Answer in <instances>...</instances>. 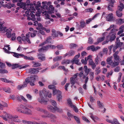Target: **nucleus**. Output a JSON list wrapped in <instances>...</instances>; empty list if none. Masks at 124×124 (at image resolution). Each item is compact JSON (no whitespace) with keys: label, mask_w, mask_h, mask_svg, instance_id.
Masks as SVG:
<instances>
[{"label":"nucleus","mask_w":124,"mask_h":124,"mask_svg":"<svg viewBox=\"0 0 124 124\" xmlns=\"http://www.w3.org/2000/svg\"><path fill=\"white\" fill-rule=\"evenodd\" d=\"M42 6H41V2L33 1L30 4V9L32 13H31V20L33 21L36 20L35 15L39 16L41 13L45 16V18L46 19H50L52 22L54 20L50 17L48 14H53L54 13V8L51 5L50 1H43L42 3Z\"/></svg>","instance_id":"nucleus-1"},{"label":"nucleus","mask_w":124,"mask_h":124,"mask_svg":"<svg viewBox=\"0 0 124 124\" xmlns=\"http://www.w3.org/2000/svg\"><path fill=\"white\" fill-rule=\"evenodd\" d=\"M0 117H1L5 121L8 120V123L10 124H15L14 122H22L25 124H27V121L24 120H21L17 119L18 116L16 115H14L10 114L7 113L5 112L4 114L0 116Z\"/></svg>","instance_id":"nucleus-2"},{"label":"nucleus","mask_w":124,"mask_h":124,"mask_svg":"<svg viewBox=\"0 0 124 124\" xmlns=\"http://www.w3.org/2000/svg\"><path fill=\"white\" fill-rule=\"evenodd\" d=\"M39 97L38 98V101L41 103H45L47 102L48 99L47 96L51 98L52 94L49 93L45 88L43 89L42 90L39 91Z\"/></svg>","instance_id":"nucleus-3"},{"label":"nucleus","mask_w":124,"mask_h":124,"mask_svg":"<svg viewBox=\"0 0 124 124\" xmlns=\"http://www.w3.org/2000/svg\"><path fill=\"white\" fill-rule=\"evenodd\" d=\"M30 32H28L26 34V37L24 36L23 34H22L21 35V37L18 36L16 38L17 40L19 42L20 44L22 43V40L25 43H28L29 44L31 43V41L29 38L30 37Z\"/></svg>","instance_id":"nucleus-4"},{"label":"nucleus","mask_w":124,"mask_h":124,"mask_svg":"<svg viewBox=\"0 0 124 124\" xmlns=\"http://www.w3.org/2000/svg\"><path fill=\"white\" fill-rule=\"evenodd\" d=\"M114 31V29H112L111 30L109 35L107 36L106 37V40L102 43V45H104L107 43L109 40L112 41L115 39L116 37V34L114 33V32L113 31Z\"/></svg>","instance_id":"nucleus-5"},{"label":"nucleus","mask_w":124,"mask_h":124,"mask_svg":"<svg viewBox=\"0 0 124 124\" xmlns=\"http://www.w3.org/2000/svg\"><path fill=\"white\" fill-rule=\"evenodd\" d=\"M20 108H18L17 109V110L19 112L27 114H31V110L25 106L21 105H20Z\"/></svg>","instance_id":"nucleus-6"},{"label":"nucleus","mask_w":124,"mask_h":124,"mask_svg":"<svg viewBox=\"0 0 124 124\" xmlns=\"http://www.w3.org/2000/svg\"><path fill=\"white\" fill-rule=\"evenodd\" d=\"M4 22L3 21H0V31H2L4 32H8L9 33L11 34V32L12 31V29L10 28L7 29L4 26L3 24Z\"/></svg>","instance_id":"nucleus-7"},{"label":"nucleus","mask_w":124,"mask_h":124,"mask_svg":"<svg viewBox=\"0 0 124 124\" xmlns=\"http://www.w3.org/2000/svg\"><path fill=\"white\" fill-rule=\"evenodd\" d=\"M104 17L106 19L107 21H111L113 20V13H110L106 14L105 12L103 13L101 18Z\"/></svg>","instance_id":"nucleus-8"},{"label":"nucleus","mask_w":124,"mask_h":124,"mask_svg":"<svg viewBox=\"0 0 124 124\" xmlns=\"http://www.w3.org/2000/svg\"><path fill=\"white\" fill-rule=\"evenodd\" d=\"M56 94L58 100L60 101L62 98L61 93L60 91L56 89H54L53 90V95H54Z\"/></svg>","instance_id":"nucleus-9"},{"label":"nucleus","mask_w":124,"mask_h":124,"mask_svg":"<svg viewBox=\"0 0 124 124\" xmlns=\"http://www.w3.org/2000/svg\"><path fill=\"white\" fill-rule=\"evenodd\" d=\"M37 77L36 75H34L31 76L30 77H28L26 79H27L28 82L30 83V85L33 86L34 85V83L35 81V79Z\"/></svg>","instance_id":"nucleus-10"},{"label":"nucleus","mask_w":124,"mask_h":124,"mask_svg":"<svg viewBox=\"0 0 124 124\" xmlns=\"http://www.w3.org/2000/svg\"><path fill=\"white\" fill-rule=\"evenodd\" d=\"M93 56L91 55H89L87 57V61L89 60V64L91 65L92 68L93 69H94L96 66L95 63L93 62L92 59Z\"/></svg>","instance_id":"nucleus-11"},{"label":"nucleus","mask_w":124,"mask_h":124,"mask_svg":"<svg viewBox=\"0 0 124 124\" xmlns=\"http://www.w3.org/2000/svg\"><path fill=\"white\" fill-rule=\"evenodd\" d=\"M55 48L56 46L54 45L48 46L45 47L43 46L42 48H39V49L38 51L39 52H41L47 50L49 49H54Z\"/></svg>","instance_id":"nucleus-12"},{"label":"nucleus","mask_w":124,"mask_h":124,"mask_svg":"<svg viewBox=\"0 0 124 124\" xmlns=\"http://www.w3.org/2000/svg\"><path fill=\"white\" fill-rule=\"evenodd\" d=\"M112 56L109 57L107 58L106 61L108 64L113 67H115V64H116L117 63L113 62L112 60Z\"/></svg>","instance_id":"nucleus-13"},{"label":"nucleus","mask_w":124,"mask_h":124,"mask_svg":"<svg viewBox=\"0 0 124 124\" xmlns=\"http://www.w3.org/2000/svg\"><path fill=\"white\" fill-rule=\"evenodd\" d=\"M41 69V68H31L28 69L27 72L29 73H31L33 74H37L39 72V70Z\"/></svg>","instance_id":"nucleus-14"},{"label":"nucleus","mask_w":124,"mask_h":124,"mask_svg":"<svg viewBox=\"0 0 124 124\" xmlns=\"http://www.w3.org/2000/svg\"><path fill=\"white\" fill-rule=\"evenodd\" d=\"M107 32H105L103 33L102 34V37L98 38L97 39V42L94 43L95 45L98 44L99 42H101L104 39L105 36L107 34Z\"/></svg>","instance_id":"nucleus-15"},{"label":"nucleus","mask_w":124,"mask_h":124,"mask_svg":"<svg viewBox=\"0 0 124 124\" xmlns=\"http://www.w3.org/2000/svg\"><path fill=\"white\" fill-rule=\"evenodd\" d=\"M6 35L8 38L11 37V39L12 40H15L16 38V34L15 33H13L11 34L9 33L8 32H7L6 33Z\"/></svg>","instance_id":"nucleus-16"},{"label":"nucleus","mask_w":124,"mask_h":124,"mask_svg":"<svg viewBox=\"0 0 124 124\" xmlns=\"http://www.w3.org/2000/svg\"><path fill=\"white\" fill-rule=\"evenodd\" d=\"M35 109H36L37 110L41 111L44 113L45 115H42V116L43 117L46 118L49 116L48 112L45 110L42 109H41L40 108L38 107L36 108Z\"/></svg>","instance_id":"nucleus-17"},{"label":"nucleus","mask_w":124,"mask_h":124,"mask_svg":"<svg viewBox=\"0 0 124 124\" xmlns=\"http://www.w3.org/2000/svg\"><path fill=\"white\" fill-rule=\"evenodd\" d=\"M113 55L114 58V62L117 63V64H115V66H116L119 65V62L121 60V59L120 58L119 56L118 55H116L113 54Z\"/></svg>","instance_id":"nucleus-18"},{"label":"nucleus","mask_w":124,"mask_h":124,"mask_svg":"<svg viewBox=\"0 0 124 124\" xmlns=\"http://www.w3.org/2000/svg\"><path fill=\"white\" fill-rule=\"evenodd\" d=\"M78 75V73H77L75 74L73 77L71 78L70 79V82L72 85L75 84V82L76 79L77 77V76Z\"/></svg>","instance_id":"nucleus-19"},{"label":"nucleus","mask_w":124,"mask_h":124,"mask_svg":"<svg viewBox=\"0 0 124 124\" xmlns=\"http://www.w3.org/2000/svg\"><path fill=\"white\" fill-rule=\"evenodd\" d=\"M7 106L8 105L6 103L0 100V109L2 110L3 108Z\"/></svg>","instance_id":"nucleus-20"},{"label":"nucleus","mask_w":124,"mask_h":124,"mask_svg":"<svg viewBox=\"0 0 124 124\" xmlns=\"http://www.w3.org/2000/svg\"><path fill=\"white\" fill-rule=\"evenodd\" d=\"M116 42L115 45L118 47H121L123 44V43L120 42V40L119 39V38H116Z\"/></svg>","instance_id":"nucleus-21"},{"label":"nucleus","mask_w":124,"mask_h":124,"mask_svg":"<svg viewBox=\"0 0 124 124\" xmlns=\"http://www.w3.org/2000/svg\"><path fill=\"white\" fill-rule=\"evenodd\" d=\"M9 45L5 46V47L3 48V49L5 50V52L8 54H10L12 53V52L9 51V50H10V48L9 47Z\"/></svg>","instance_id":"nucleus-22"},{"label":"nucleus","mask_w":124,"mask_h":124,"mask_svg":"<svg viewBox=\"0 0 124 124\" xmlns=\"http://www.w3.org/2000/svg\"><path fill=\"white\" fill-rule=\"evenodd\" d=\"M97 105L99 108L103 109L104 112L105 111L106 109L103 108V103L101 102L100 101H97Z\"/></svg>","instance_id":"nucleus-23"},{"label":"nucleus","mask_w":124,"mask_h":124,"mask_svg":"<svg viewBox=\"0 0 124 124\" xmlns=\"http://www.w3.org/2000/svg\"><path fill=\"white\" fill-rule=\"evenodd\" d=\"M30 4V8L29 9H27V8L25 7H25H23V9L24 10H26L27 9V10L25 12V14H27V15H26L28 17L29 16V13H30V15H31V13H32V12H31V11H30L31 10L30 9V4Z\"/></svg>","instance_id":"nucleus-24"},{"label":"nucleus","mask_w":124,"mask_h":124,"mask_svg":"<svg viewBox=\"0 0 124 124\" xmlns=\"http://www.w3.org/2000/svg\"><path fill=\"white\" fill-rule=\"evenodd\" d=\"M17 99L19 101H20L21 99L22 100L25 102H27V100L22 95L17 96Z\"/></svg>","instance_id":"nucleus-25"},{"label":"nucleus","mask_w":124,"mask_h":124,"mask_svg":"<svg viewBox=\"0 0 124 124\" xmlns=\"http://www.w3.org/2000/svg\"><path fill=\"white\" fill-rule=\"evenodd\" d=\"M105 77L104 76L102 75L101 76H97L96 78L95 79L97 81H99L100 80L102 81H103L105 80Z\"/></svg>","instance_id":"nucleus-26"},{"label":"nucleus","mask_w":124,"mask_h":124,"mask_svg":"<svg viewBox=\"0 0 124 124\" xmlns=\"http://www.w3.org/2000/svg\"><path fill=\"white\" fill-rule=\"evenodd\" d=\"M100 14L99 13H97L96 14L93 16L92 19H89L86 20V23H89L92 20H93L95 18L97 17Z\"/></svg>","instance_id":"nucleus-27"},{"label":"nucleus","mask_w":124,"mask_h":124,"mask_svg":"<svg viewBox=\"0 0 124 124\" xmlns=\"http://www.w3.org/2000/svg\"><path fill=\"white\" fill-rule=\"evenodd\" d=\"M13 53V56L17 58H20L21 57H22L23 56V54H19L15 52Z\"/></svg>","instance_id":"nucleus-28"},{"label":"nucleus","mask_w":124,"mask_h":124,"mask_svg":"<svg viewBox=\"0 0 124 124\" xmlns=\"http://www.w3.org/2000/svg\"><path fill=\"white\" fill-rule=\"evenodd\" d=\"M89 115L90 116L91 118L94 121V122H95V120H98L99 118L98 117L96 116H94L93 115V114L92 113H90L89 114Z\"/></svg>","instance_id":"nucleus-29"},{"label":"nucleus","mask_w":124,"mask_h":124,"mask_svg":"<svg viewBox=\"0 0 124 124\" xmlns=\"http://www.w3.org/2000/svg\"><path fill=\"white\" fill-rule=\"evenodd\" d=\"M51 38L50 37H49L48 38H47L46 40L45 41L41 44L39 46H42L46 44L47 43H48L49 42H50V41L51 40Z\"/></svg>","instance_id":"nucleus-30"},{"label":"nucleus","mask_w":124,"mask_h":124,"mask_svg":"<svg viewBox=\"0 0 124 124\" xmlns=\"http://www.w3.org/2000/svg\"><path fill=\"white\" fill-rule=\"evenodd\" d=\"M67 103L68 106L70 107H72L74 105L73 104L70 98H68L67 100Z\"/></svg>","instance_id":"nucleus-31"},{"label":"nucleus","mask_w":124,"mask_h":124,"mask_svg":"<svg viewBox=\"0 0 124 124\" xmlns=\"http://www.w3.org/2000/svg\"><path fill=\"white\" fill-rule=\"evenodd\" d=\"M47 108L48 110L53 112H55L56 108V107H53L51 106H48L47 107Z\"/></svg>","instance_id":"nucleus-32"},{"label":"nucleus","mask_w":124,"mask_h":124,"mask_svg":"<svg viewBox=\"0 0 124 124\" xmlns=\"http://www.w3.org/2000/svg\"><path fill=\"white\" fill-rule=\"evenodd\" d=\"M0 80L1 81H2L3 82H6L8 83H13V82L11 80H8L6 78H1L0 79Z\"/></svg>","instance_id":"nucleus-33"},{"label":"nucleus","mask_w":124,"mask_h":124,"mask_svg":"<svg viewBox=\"0 0 124 124\" xmlns=\"http://www.w3.org/2000/svg\"><path fill=\"white\" fill-rule=\"evenodd\" d=\"M124 29V26L122 25L119 28L120 30L117 33L118 35H119L120 34L122 33L124 31L123 29Z\"/></svg>","instance_id":"nucleus-34"},{"label":"nucleus","mask_w":124,"mask_h":124,"mask_svg":"<svg viewBox=\"0 0 124 124\" xmlns=\"http://www.w3.org/2000/svg\"><path fill=\"white\" fill-rule=\"evenodd\" d=\"M23 57L24 59H25L27 60H34V58L32 56H24L23 55Z\"/></svg>","instance_id":"nucleus-35"},{"label":"nucleus","mask_w":124,"mask_h":124,"mask_svg":"<svg viewBox=\"0 0 124 124\" xmlns=\"http://www.w3.org/2000/svg\"><path fill=\"white\" fill-rule=\"evenodd\" d=\"M70 62V61L69 60H65L62 61L61 63L63 65H66L69 64Z\"/></svg>","instance_id":"nucleus-36"},{"label":"nucleus","mask_w":124,"mask_h":124,"mask_svg":"<svg viewBox=\"0 0 124 124\" xmlns=\"http://www.w3.org/2000/svg\"><path fill=\"white\" fill-rule=\"evenodd\" d=\"M3 90L5 92L10 93L11 92V90L9 87H4L3 88Z\"/></svg>","instance_id":"nucleus-37"},{"label":"nucleus","mask_w":124,"mask_h":124,"mask_svg":"<svg viewBox=\"0 0 124 124\" xmlns=\"http://www.w3.org/2000/svg\"><path fill=\"white\" fill-rule=\"evenodd\" d=\"M124 5L121 3H120L119 5L118 6V10L120 11L122 10L124 8Z\"/></svg>","instance_id":"nucleus-38"},{"label":"nucleus","mask_w":124,"mask_h":124,"mask_svg":"<svg viewBox=\"0 0 124 124\" xmlns=\"http://www.w3.org/2000/svg\"><path fill=\"white\" fill-rule=\"evenodd\" d=\"M38 58L40 60L43 61L45 60V58L44 55L43 54H39L38 55Z\"/></svg>","instance_id":"nucleus-39"},{"label":"nucleus","mask_w":124,"mask_h":124,"mask_svg":"<svg viewBox=\"0 0 124 124\" xmlns=\"http://www.w3.org/2000/svg\"><path fill=\"white\" fill-rule=\"evenodd\" d=\"M117 22L118 24L120 25L124 23V19H118L117 20Z\"/></svg>","instance_id":"nucleus-40"},{"label":"nucleus","mask_w":124,"mask_h":124,"mask_svg":"<svg viewBox=\"0 0 124 124\" xmlns=\"http://www.w3.org/2000/svg\"><path fill=\"white\" fill-rule=\"evenodd\" d=\"M17 68H19L20 69H23V68H27V67L29 66V65H26L24 66H22L21 65H19V64H18L17 65Z\"/></svg>","instance_id":"nucleus-41"},{"label":"nucleus","mask_w":124,"mask_h":124,"mask_svg":"<svg viewBox=\"0 0 124 124\" xmlns=\"http://www.w3.org/2000/svg\"><path fill=\"white\" fill-rule=\"evenodd\" d=\"M87 49L88 50H91L92 51H95V47L93 45L89 46L87 47Z\"/></svg>","instance_id":"nucleus-42"},{"label":"nucleus","mask_w":124,"mask_h":124,"mask_svg":"<svg viewBox=\"0 0 124 124\" xmlns=\"http://www.w3.org/2000/svg\"><path fill=\"white\" fill-rule=\"evenodd\" d=\"M79 60V59H73L71 61V62L73 63H75L77 65H79V63H78Z\"/></svg>","instance_id":"nucleus-43"},{"label":"nucleus","mask_w":124,"mask_h":124,"mask_svg":"<svg viewBox=\"0 0 124 124\" xmlns=\"http://www.w3.org/2000/svg\"><path fill=\"white\" fill-rule=\"evenodd\" d=\"M28 82L27 79L26 78L22 85L24 88L27 86V85L29 83Z\"/></svg>","instance_id":"nucleus-44"},{"label":"nucleus","mask_w":124,"mask_h":124,"mask_svg":"<svg viewBox=\"0 0 124 124\" xmlns=\"http://www.w3.org/2000/svg\"><path fill=\"white\" fill-rule=\"evenodd\" d=\"M122 12H120L119 10H117L116 12V15L118 17H121L122 15Z\"/></svg>","instance_id":"nucleus-45"},{"label":"nucleus","mask_w":124,"mask_h":124,"mask_svg":"<svg viewBox=\"0 0 124 124\" xmlns=\"http://www.w3.org/2000/svg\"><path fill=\"white\" fill-rule=\"evenodd\" d=\"M32 63L34 64L33 65V67H37L39 66H40L41 65V64L40 63L38 62L34 63V62H33Z\"/></svg>","instance_id":"nucleus-46"},{"label":"nucleus","mask_w":124,"mask_h":124,"mask_svg":"<svg viewBox=\"0 0 124 124\" xmlns=\"http://www.w3.org/2000/svg\"><path fill=\"white\" fill-rule=\"evenodd\" d=\"M75 54V52L73 51H71L69 53H67L65 56L68 55L69 56H71Z\"/></svg>","instance_id":"nucleus-47"},{"label":"nucleus","mask_w":124,"mask_h":124,"mask_svg":"<svg viewBox=\"0 0 124 124\" xmlns=\"http://www.w3.org/2000/svg\"><path fill=\"white\" fill-rule=\"evenodd\" d=\"M38 26L39 28L37 27L36 29L37 30H39L40 29L42 30V28L44 27H43V25L40 23H39L38 24Z\"/></svg>","instance_id":"nucleus-48"},{"label":"nucleus","mask_w":124,"mask_h":124,"mask_svg":"<svg viewBox=\"0 0 124 124\" xmlns=\"http://www.w3.org/2000/svg\"><path fill=\"white\" fill-rule=\"evenodd\" d=\"M87 57H85V60L82 59L81 60V61L82 63L84 64L85 65L87 63Z\"/></svg>","instance_id":"nucleus-49"},{"label":"nucleus","mask_w":124,"mask_h":124,"mask_svg":"<svg viewBox=\"0 0 124 124\" xmlns=\"http://www.w3.org/2000/svg\"><path fill=\"white\" fill-rule=\"evenodd\" d=\"M50 102L54 106H56V103L55 101L52 100H50Z\"/></svg>","instance_id":"nucleus-50"},{"label":"nucleus","mask_w":124,"mask_h":124,"mask_svg":"<svg viewBox=\"0 0 124 124\" xmlns=\"http://www.w3.org/2000/svg\"><path fill=\"white\" fill-rule=\"evenodd\" d=\"M37 31H34V33H31L30 32V35H31V37H35L36 36V33H37Z\"/></svg>","instance_id":"nucleus-51"},{"label":"nucleus","mask_w":124,"mask_h":124,"mask_svg":"<svg viewBox=\"0 0 124 124\" xmlns=\"http://www.w3.org/2000/svg\"><path fill=\"white\" fill-rule=\"evenodd\" d=\"M116 27V26L114 24H112L110 25V27H109L106 30V31H108L109 30L112 28H115Z\"/></svg>","instance_id":"nucleus-52"},{"label":"nucleus","mask_w":124,"mask_h":124,"mask_svg":"<svg viewBox=\"0 0 124 124\" xmlns=\"http://www.w3.org/2000/svg\"><path fill=\"white\" fill-rule=\"evenodd\" d=\"M83 71H82L80 72L79 74L78 73V75L79 77H81L83 76V78L84 79L85 78V76L84 75H83Z\"/></svg>","instance_id":"nucleus-53"},{"label":"nucleus","mask_w":124,"mask_h":124,"mask_svg":"<svg viewBox=\"0 0 124 124\" xmlns=\"http://www.w3.org/2000/svg\"><path fill=\"white\" fill-rule=\"evenodd\" d=\"M119 76L118 77V78L117 80V81L118 82H119L121 80V78L122 76V73L121 72L119 73Z\"/></svg>","instance_id":"nucleus-54"},{"label":"nucleus","mask_w":124,"mask_h":124,"mask_svg":"<svg viewBox=\"0 0 124 124\" xmlns=\"http://www.w3.org/2000/svg\"><path fill=\"white\" fill-rule=\"evenodd\" d=\"M55 87V86L53 85H50L48 86V88L49 89H53V90L54 89H54Z\"/></svg>","instance_id":"nucleus-55"},{"label":"nucleus","mask_w":124,"mask_h":124,"mask_svg":"<svg viewBox=\"0 0 124 124\" xmlns=\"http://www.w3.org/2000/svg\"><path fill=\"white\" fill-rule=\"evenodd\" d=\"M74 118L78 123H80V119L79 118L76 116H74Z\"/></svg>","instance_id":"nucleus-56"},{"label":"nucleus","mask_w":124,"mask_h":124,"mask_svg":"<svg viewBox=\"0 0 124 124\" xmlns=\"http://www.w3.org/2000/svg\"><path fill=\"white\" fill-rule=\"evenodd\" d=\"M87 54V53L85 51L82 52L81 53V57L84 58V56L86 55Z\"/></svg>","instance_id":"nucleus-57"},{"label":"nucleus","mask_w":124,"mask_h":124,"mask_svg":"<svg viewBox=\"0 0 124 124\" xmlns=\"http://www.w3.org/2000/svg\"><path fill=\"white\" fill-rule=\"evenodd\" d=\"M91 69H86L85 70V75L87 76L89 72L91 71Z\"/></svg>","instance_id":"nucleus-58"},{"label":"nucleus","mask_w":124,"mask_h":124,"mask_svg":"<svg viewBox=\"0 0 124 124\" xmlns=\"http://www.w3.org/2000/svg\"><path fill=\"white\" fill-rule=\"evenodd\" d=\"M18 64H12V69H14L16 68H17Z\"/></svg>","instance_id":"nucleus-59"},{"label":"nucleus","mask_w":124,"mask_h":124,"mask_svg":"<svg viewBox=\"0 0 124 124\" xmlns=\"http://www.w3.org/2000/svg\"><path fill=\"white\" fill-rule=\"evenodd\" d=\"M72 108H73V110L75 111L76 112H77L78 111V108H77L76 107L75 105H74L72 107H71Z\"/></svg>","instance_id":"nucleus-60"},{"label":"nucleus","mask_w":124,"mask_h":124,"mask_svg":"<svg viewBox=\"0 0 124 124\" xmlns=\"http://www.w3.org/2000/svg\"><path fill=\"white\" fill-rule=\"evenodd\" d=\"M27 99L29 100H31L32 99V96L29 94H27L26 95Z\"/></svg>","instance_id":"nucleus-61"},{"label":"nucleus","mask_w":124,"mask_h":124,"mask_svg":"<svg viewBox=\"0 0 124 124\" xmlns=\"http://www.w3.org/2000/svg\"><path fill=\"white\" fill-rule=\"evenodd\" d=\"M83 119L87 123H89L90 122V121L85 117L83 116L82 117Z\"/></svg>","instance_id":"nucleus-62"},{"label":"nucleus","mask_w":124,"mask_h":124,"mask_svg":"<svg viewBox=\"0 0 124 124\" xmlns=\"http://www.w3.org/2000/svg\"><path fill=\"white\" fill-rule=\"evenodd\" d=\"M88 42L90 44H92L93 42V40L91 38H89Z\"/></svg>","instance_id":"nucleus-63"},{"label":"nucleus","mask_w":124,"mask_h":124,"mask_svg":"<svg viewBox=\"0 0 124 124\" xmlns=\"http://www.w3.org/2000/svg\"><path fill=\"white\" fill-rule=\"evenodd\" d=\"M27 124H36L37 123L35 122L31 121H27Z\"/></svg>","instance_id":"nucleus-64"}]
</instances>
